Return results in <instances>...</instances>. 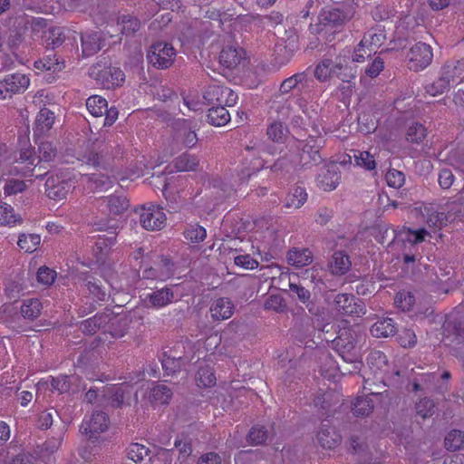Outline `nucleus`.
Instances as JSON below:
<instances>
[{"mask_svg": "<svg viewBox=\"0 0 464 464\" xmlns=\"http://www.w3.org/2000/svg\"><path fill=\"white\" fill-rule=\"evenodd\" d=\"M357 334L351 328H343L338 331V335L332 340L333 348L347 362L353 363V369L348 370L349 373L360 371L362 362H359L358 354L355 352Z\"/></svg>", "mask_w": 464, "mask_h": 464, "instance_id": "f257e3e1", "label": "nucleus"}, {"mask_svg": "<svg viewBox=\"0 0 464 464\" xmlns=\"http://www.w3.org/2000/svg\"><path fill=\"white\" fill-rule=\"evenodd\" d=\"M323 147L321 140L311 136L306 140H298L294 150L297 153L300 169H308L324 162V157L321 152Z\"/></svg>", "mask_w": 464, "mask_h": 464, "instance_id": "f03ea898", "label": "nucleus"}, {"mask_svg": "<svg viewBox=\"0 0 464 464\" xmlns=\"http://www.w3.org/2000/svg\"><path fill=\"white\" fill-rule=\"evenodd\" d=\"M288 286L290 296H296V298L305 305L309 314L316 318V321L322 319L324 322L325 320L326 309L315 303L314 298H312V294L307 288L301 284L292 282L289 283Z\"/></svg>", "mask_w": 464, "mask_h": 464, "instance_id": "7ed1b4c3", "label": "nucleus"}, {"mask_svg": "<svg viewBox=\"0 0 464 464\" xmlns=\"http://www.w3.org/2000/svg\"><path fill=\"white\" fill-rule=\"evenodd\" d=\"M174 48L165 42H156L150 47L147 59L150 63L159 69H166L173 63Z\"/></svg>", "mask_w": 464, "mask_h": 464, "instance_id": "20e7f679", "label": "nucleus"}, {"mask_svg": "<svg viewBox=\"0 0 464 464\" xmlns=\"http://www.w3.org/2000/svg\"><path fill=\"white\" fill-rule=\"evenodd\" d=\"M335 310L343 315L361 316L365 314L364 303L349 294H338L334 299Z\"/></svg>", "mask_w": 464, "mask_h": 464, "instance_id": "39448f33", "label": "nucleus"}, {"mask_svg": "<svg viewBox=\"0 0 464 464\" xmlns=\"http://www.w3.org/2000/svg\"><path fill=\"white\" fill-rule=\"evenodd\" d=\"M354 14V8L352 5H342L324 10L318 16L320 24L338 26L350 20Z\"/></svg>", "mask_w": 464, "mask_h": 464, "instance_id": "423d86ee", "label": "nucleus"}, {"mask_svg": "<svg viewBox=\"0 0 464 464\" xmlns=\"http://www.w3.org/2000/svg\"><path fill=\"white\" fill-rule=\"evenodd\" d=\"M408 58L409 69L418 72L430 64L433 58V53L429 44L419 42L410 49Z\"/></svg>", "mask_w": 464, "mask_h": 464, "instance_id": "0eeeda50", "label": "nucleus"}, {"mask_svg": "<svg viewBox=\"0 0 464 464\" xmlns=\"http://www.w3.org/2000/svg\"><path fill=\"white\" fill-rule=\"evenodd\" d=\"M75 186L70 179H62L59 177H49L45 181V194L53 200L66 198L67 195L74 189Z\"/></svg>", "mask_w": 464, "mask_h": 464, "instance_id": "6e6552de", "label": "nucleus"}, {"mask_svg": "<svg viewBox=\"0 0 464 464\" xmlns=\"http://www.w3.org/2000/svg\"><path fill=\"white\" fill-rule=\"evenodd\" d=\"M443 342L446 345L464 343V324L460 318L450 317L443 324Z\"/></svg>", "mask_w": 464, "mask_h": 464, "instance_id": "1a4fd4ad", "label": "nucleus"}, {"mask_svg": "<svg viewBox=\"0 0 464 464\" xmlns=\"http://www.w3.org/2000/svg\"><path fill=\"white\" fill-rule=\"evenodd\" d=\"M382 394L380 392H371L365 396H358L352 403V412L355 417H368L377 403L381 402Z\"/></svg>", "mask_w": 464, "mask_h": 464, "instance_id": "9d476101", "label": "nucleus"}, {"mask_svg": "<svg viewBox=\"0 0 464 464\" xmlns=\"http://www.w3.org/2000/svg\"><path fill=\"white\" fill-rule=\"evenodd\" d=\"M107 428V415L102 411H97L92 415L89 421L81 426L80 430L88 437V440L94 442L99 438L100 433L105 431Z\"/></svg>", "mask_w": 464, "mask_h": 464, "instance_id": "9b49d317", "label": "nucleus"}, {"mask_svg": "<svg viewBox=\"0 0 464 464\" xmlns=\"http://www.w3.org/2000/svg\"><path fill=\"white\" fill-rule=\"evenodd\" d=\"M82 53L89 57L98 53L105 45V35L102 31H87L81 34Z\"/></svg>", "mask_w": 464, "mask_h": 464, "instance_id": "f8f14e48", "label": "nucleus"}, {"mask_svg": "<svg viewBox=\"0 0 464 464\" xmlns=\"http://www.w3.org/2000/svg\"><path fill=\"white\" fill-rule=\"evenodd\" d=\"M298 165V156L294 147L281 155L270 167V170L277 176H285L295 169Z\"/></svg>", "mask_w": 464, "mask_h": 464, "instance_id": "ddd939ff", "label": "nucleus"}, {"mask_svg": "<svg viewBox=\"0 0 464 464\" xmlns=\"http://www.w3.org/2000/svg\"><path fill=\"white\" fill-rule=\"evenodd\" d=\"M458 70V65L446 64L442 75L437 81L427 85L426 92L432 96L443 93L444 91L449 89L450 81L460 74Z\"/></svg>", "mask_w": 464, "mask_h": 464, "instance_id": "4468645a", "label": "nucleus"}, {"mask_svg": "<svg viewBox=\"0 0 464 464\" xmlns=\"http://www.w3.org/2000/svg\"><path fill=\"white\" fill-rule=\"evenodd\" d=\"M341 179L338 166L334 162L325 165L317 177L319 186L325 191L336 188Z\"/></svg>", "mask_w": 464, "mask_h": 464, "instance_id": "2eb2a0df", "label": "nucleus"}, {"mask_svg": "<svg viewBox=\"0 0 464 464\" xmlns=\"http://www.w3.org/2000/svg\"><path fill=\"white\" fill-rule=\"evenodd\" d=\"M165 214L160 209H156L154 207L152 208H143L140 213V224L147 230L161 229L165 224Z\"/></svg>", "mask_w": 464, "mask_h": 464, "instance_id": "dca6fc26", "label": "nucleus"}, {"mask_svg": "<svg viewBox=\"0 0 464 464\" xmlns=\"http://www.w3.org/2000/svg\"><path fill=\"white\" fill-rule=\"evenodd\" d=\"M111 313H97L93 317L82 321L80 330L87 335H92L101 329L105 328L111 321Z\"/></svg>", "mask_w": 464, "mask_h": 464, "instance_id": "f3484780", "label": "nucleus"}, {"mask_svg": "<svg viewBox=\"0 0 464 464\" xmlns=\"http://www.w3.org/2000/svg\"><path fill=\"white\" fill-rule=\"evenodd\" d=\"M245 52L242 48L231 45L223 47L219 54V63L227 69H235L241 63Z\"/></svg>", "mask_w": 464, "mask_h": 464, "instance_id": "a211bd4d", "label": "nucleus"}, {"mask_svg": "<svg viewBox=\"0 0 464 464\" xmlns=\"http://www.w3.org/2000/svg\"><path fill=\"white\" fill-rule=\"evenodd\" d=\"M317 440L323 448L331 450L341 443L342 437L334 427L322 424L317 433Z\"/></svg>", "mask_w": 464, "mask_h": 464, "instance_id": "6ab92c4d", "label": "nucleus"}, {"mask_svg": "<svg viewBox=\"0 0 464 464\" xmlns=\"http://www.w3.org/2000/svg\"><path fill=\"white\" fill-rule=\"evenodd\" d=\"M101 65L97 63L96 65H93L90 69V75L92 77H94L97 81H103L105 79H108V76L110 75L111 77V82L112 84H120L124 82L125 80V74L124 72L120 70L119 68H104L100 70L99 68Z\"/></svg>", "mask_w": 464, "mask_h": 464, "instance_id": "aec40b11", "label": "nucleus"}, {"mask_svg": "<svg viewBox=\"0 0 464 464\" xmlns=\"http://www.w3.org/2000/svg\"><path fill=\"white\" fill-rule=\"evenodd\" d=\"M370 331L373 337L385 338L393 336L397 333V327L394 320L387 316L379 319L374 324L372 325Z\"/></svg>", "mask_w": 464, "mask_h": 464, "instance_id": "412c9836", "label": "nucleus"}, {"mask_svg": "<svg viewBox=\"0 0 464 464\" xmlns=\"http://www.w3.org/2000/svg\"><path fill=\"white\" fill-rule=\"evenodd\" d=\"M174 299V293L170 287H162L147 295L145 302H149L152 307L160 308L170 304Z\"/></svg>", "mask_w": 464, "mask_h": 464, "instance_id": "4be33fe9", "label": "nucleus"}, {"mask_svg": "<svg viewBox=\"0 0 464 464\" xmlns=\"http://www.w3.org/2000/svg\"><path fill=\"white\" fill-rule=\"evenodd\" d=\"M131 322L132 318L130 314H124L118 318L111 317L108 332L113 338H121L127 334Z\"/></svg>", "mask_w": 464, "mask_h": 464, "instance_id": "5701e85b", "label": "nucleus"}, {"mask_svg": "<svg viewBox=\"0 0 464 464\" xmlns=\"http://www.w3.org/2000/svg\"><path fill=\"white\" fill-rule=\"evenodd\" d=\"M286 259L290 266L303 267L312 263L313 256L308 248L297 249L294 247L287 252Z\"/></svg>", "mask_w": 464, "mask_h": 464, "instance_id": "b1692460", "label": "nucleus"}, {"mask_svg": "<svg viewBox=\"0 0 464 464\" xmlns=\"http://www.w3.org/2000/svg\"><path fill=\"white\" fill-rule=\"evenodd\" d=\"M234 305L228 298H218L211 306L210 312L213 319L220 321L228 319L233 314Z\"/></svg>", "mask_w": 464, "mask_h": 464, "instance_id": "393cba45", "label": "nucleus"}, {"mask_svg": "<svg viewBox=\"0 0 464 464\" xmlns=\"http://www.w3.org/2000/svg\"><path fill=\"white\" fill-rule=\"evenodd\" d=\"M7 45L11 50L17 49L24 40L27 31V22L19 21L9 30Z\"/></svg>", "mask_w": 464, "mask_h": 464, "instance_id": "a878e982", "label": "nucleus"}, {"mask_svg": "<svg viewBox=\"0 0 464 464\" xmlns=\"http://www.w3.org/2000/svg\"><path fill=\"white\" fill-rule=\"evenodd\" d=\"M343 65L341 64H334V62L331 59H324L320 62L314 69V77L320 82L326 81L329 77L332 76L336 70H342Z\"/></svg>", "mask_w": 464, "mask_h": 464, "instance_id": "bb28decb", "label": "nucleus"}, {"mask_svg": "<svg viewBox=\"0 0 464 464\" xmlns=\"http://www.w3.org/2000/svg\"><path fill=\"white\" fill-rule=\"evenodd\" d=\"M207 117L209 124L218 127L226 125L230 121V114L223 104L211 107Z\"/></svg>", "mask_w": 464, "mask_h": 464, "instance_id": "cd10ccee", "label": "nucleus"}, {"mask_svg": "<svg viewBox=\"0 0 464 464\" xmlns=\"http://www.w3.org/2000/svg\"><path fill=\"white\" fill-rule=\"evenodd\" d=\"M111 149H112L111 145L102 143L97 147L99 151L91 150L84 156L86 163L95 168L103 167L105 154H107Z\"/></svg>", "mask_w": 464, "mask_h": 464, "instance_id": "c85d7f7f", "label": "nucleus"}, {"mask_svg": "<svg viewBox=\"0 0 464 464\" xmlns=\"http://www.w3.org/2000/svg\"><path fill=\"white\" fill-rule=\"evenodd\" d=\"M349 256L343 251L334 253L331 261L332 273L334 275H344L351 267Z\"/></svg>", "mask_w": 464, "mask_h": 464, "instance_id": "c756f323", "label": "nucleus"}, {"mask_svg": "<svg viewBox=\"0 0 464 464\" xmlns=\"http://www.w3.org/2000/svg\"><path fill=\"white\" fill-rule=\"evenodd\" d=\"M84 177L87 179V182L93 191H106L111 188L114 183V179L105 174L93 173L91 175L87 174Z\"/></svg>", "mask_w": 464, "mask_h": 464, "instance_id": "7c9ffc66", "label": "nucleus"}, {"mask_svg": "<svg viewBox=\"0 0 464 464\" xmlns=\"http://www.w3.org/2000/svg\"><path fill=\"white\" fill-rule=\"evenodd\" d=\"M444 447L447 450L455 452L464 448V431L453 429L444 439Z\"/></svg>", "mask_w": 464, "mask_h": 464, "instance_id": "2f4dec72", "label": "nucleus"}, {"mask_svg": "<svg viewBox=\"0 0 464 464\" xmlns=\"http://www.w3.org/2000/svg\"><path fill=\"white\" fill-rule=\"evenodd\" d=\"M118 24L121 25V34L127 36L134 35L140 29V21L131 14L120 15Z\"/></svg>", "mask_w": 464, "mask_h": 464, "instance_id": "473e14b6", "label": "nucleus"}, {"mask_svg": "<svg viewBox=\"0 0 464 464\" xmlns=\"http://www.w3.org/2000/svg\"><path fill=\"white\" fill-rule=\"evenodd\" d=\"M5 79V85L8 86L9 97H12L13 93L25 90L30 82L29 78L21 73L12 74Z\"/></svg>", "mask_w": 464, "mask_h": 464, "instance_id": "72a5a7b5", "label": "nucleus"}, {"mask_svg": "<svg viewBox=\"0 0 464 464\" xmlns=\"http://www.w3.org/2000/svg\"><path fill=\"white\" fill-rule=\"evenodd\" d=\"M307 200V193L305 188L295 186L286 198L285 208H294L295 209L301 208Z\"/></svg>", "mask_w": 464, "mask_h": 464, "instance_id": "f704fd0d", "label": "nucleus"}, {"mask_svg": "<svg viewBox=\"0 0 464 464\" xmlns=\"http://www.w3.org/2000/svg\"><path fill=\"white\" fill-rule=\"evenodd\" d=\"M198 387L208 388L216 384V376L209 365L199 367L195 376Z\"/></svg>", "mask_w": 464, "mask_h": 464, "instance_id": "c9c22d12", "label": "nucleus"}, {"mask_svg": "<svg viewBox=\"0 0 464 464\" xmlns=\"http://www.w3.org/2000/svg\"><path fill=\"white\" fill-rule=\"evenodd\" d=\"M53 122V113L48 109H42L35 120V131L39 134H43L52 128Z\"/></svg>", "mask_w": 464, "mask_h": 464, "instance_id": "e433bc0d", "label": "nucleus"}, {"mask_svg": "<svg viewBox=\"0 0 464 464\" xmlns=\"http://www.w3.org/2000/svg\"><path fill=\"white\" fill-rule=\"evenodd\" d=\"M289 131L288 128L285 126L281 121L272 122L266 130L268 139L274 142H285L287 138Z\"/></svg>", "mask_w": 464, "mask_h": 464, "instance_id": "4c0bfd02", "label": "nucleus"}, {"mask_svg": "<svg viewBox=\"0 0 464 464\" xmlns=\"http://www.w3.org/2000/svg\"><path fill=\"white\" fill-rule=\"evenodd\" d=\"M269 438V432L266 427L261 425L253 426L247 436L246 440L252 446L264 445Z\"/></svg>", "mask_w": 464, "mask_h": 464, "instance_id": "58836bf2", "label": "nucleus"}, {"mask_svg": "<svg viewBox=\"0 0 464 464\" xmlns=\"http://www.w3.org/2000/svg\"><path fill=\"white\" fill-rule=\"evenodd\" d=\"M42 304L37 298L26 299L21 306V314L27 319L34 320L41 314Z\"/></svg>", "mask_w": 464, "mask_h": 464, "instance_id": "ea45409f", "label": "nucleus"}, {"mask_svg": "<svg viewBox=\"0 0 464 464\" xmlns=\"http://www.w3.org/2000/svg\"><path fill=\"white\" fill-rule=\"evenodd\" d=\"M173 392L171 389L166 384H157L150 392V398L151 401L158 402L160 404H167L171 399Z\"/></svg>", "mask_w": 464, "mask_h": 464, "instance_id": "a19ab883", "label": "nucleus"}, {"mask_svg": "<svg viewBox=\"0 0 464 464\" xmlns=\"http://www.w3.org/2000/svg\"><path fill=\"white\" fill-rule=\"evenodd\" d=\"M183 358L181 356H171L166 352L162 353L161 365L168 375H173L177 372L180 371L183 365Z\"/></svg>", "mask_w": 464, "mask_h": 464, "instance_id": "79ce46f5", "label": "nucleus"}, {"mask_svg": "<svg viewBox=\"0 0 464 464\" xmlns=\"http://www.w3.org/2000/svg\"><path fill=\"white\" fill-rule=\"evenodd\" d=\"M198 165V158L188 153H183L174 160V166L179 171H193Z\"/></svg>", "mask_w": 464, "mask_h": 464, "instance_id": "37998d69", "label": "nucleus"}, {"mask_svg": "<svg viewBox=\"0 0 464 464\" xmlns=\"http://www.w3.org/2000/svg\"><path fill=\"white\" fill-rule=\"evenodd\" d=\"M427 135L426 128L419 122L410 125L406 130V140L411 143H420Z\"/></svg>", "mask_w": 464, "mask_h": 464, "instance_id": "c03bdc74", "label": "nucleus"}, {"mask_svg": "<svg viewBox=\"0 0 464 464\" xmlns=\"http://www.w3.org/2000/svg\"><path fill=\"white\" fill-rule=\"evenodd\" d=\"M107 106V101L98 95L91 96L86 101V107L94 117H102Z\"/></svg>", "mask_w": 464, "mask_h": 464, "instance_id": "a18cd8bd", "label": "nucleus"}, {"mask_svg": "<svg viewBox=\"0 0 464 464\" xmlns=\"http://www.w3.org/2000/svg\"><path fill=\"white\" fill-rule=\"evenodd\" d=\"M107 206L110 213L121 215L129 208V200L124 196H111L107 198Z\"/></svg>", "mask_w": 464, "mask_h": 464, "instance_id": "49530a36", "label": "nucleus"}, {"mask_svg": "<svg viewBox=\"0 0 464 464\" xmlns=\"http://www.w3.org/2000/svg\"><path fill=\"white\" fill-rule=\"evenodd\" d=\"M223 92L224 87L213 84L209 85L206 91L204 92L203 98L207 102L208 104H223Z\"/></svg>", "mask_w": 464, "mask_h": 464, "instance_id": "de8ad7c7", "label": "nucleus"}, {"mask_svg": "<svg viewBox=\"0 0 464 464\" xmlns=\"http://www.w3.org/2000/svg\"><path fill=\"white\" fill-rule=\"evenodd\" d=\"M353 158L355 164L363 167L367 170H374L376 162L373 156L369 151L353 150Z\"/></svg>", "mask_w": 464, "mask_h": 464, "instance_id": "09e8293b", "label": "nucleus"}, {"mask_svg": "<svg viewBox=\"0 0 464 464\" xmlns=\"http://www.w3.org/2000/svg\"><path fill=\"white\" fill-rule=\"evenodd\" d=\"M40 242L41 237L37 234H22L19 236L17 245L21 249H24L25 252L32 253L36 249Z\"/></svg>", "mask_w": 464, "mask_h": 464, "instance_id": "8fccbe9b", "label": "nucleus"}, {"mask_svg": "<svg viewBox=\"0 0 464 464\" xmlns=\"http://www.w3.org/2000/svg\"><path fill=\"white\" fill-rule=\"evenodd\" d=\"M373 48L368 44V38L366 35L361 40L357 47L354 49L353 61L356 63L363 62L365 57H370Z\"/></svg>", "mask_w": 464, "mask_h": 464, "instance_id": "3c124183", "label": "nucleus"}, {"mask_svg": "<svg viewBox=\"0 0 464 464\" xmlns=\"http://www.w3.org/2000/svg\"><path fill=\"white\" fill-rule=\"evenodd\" d=\"M150 450L140 443H131L127 449V457L134 462H140L150 453Z\"/></svg>", "mask_w": 464, "mask_h": 464, "instance_id": "603ef678", "label": "nucleus"}, {"mask_svg": "<svg viewBox=\"0 0 464 464\" xmlns=\"http://www.w3.org/2000/svg\"><path fill=\"white\" fill-rule=\"evenodd\" d=\"M184 237L187 240H189L191 243H198L203 241L207 237L206 229L199 226H190L184 231Z\"/></svg>", "mask_w": 464, "mask_h": 464, "instance_id": "864d4df0", "label": "nucleus"}, {"mask_svg": "<svg viewBox=\"0 0 464 464\" xmlns=\"http://www.w3.org/2000/svg\"><path fill=\"white\" fill-rule=\"evenodd\" d=\"M434 407L435 404L432 400L423 398L416 403L417 415L420 416L422 419H426L434 413Z\"/></svg>", "mask_w": 464, "mask_h": 464, "instance_id": "5fc2aeb1", "label": "nucleus"}, {"mask_svg": "<svg viewBox=\"0 0 464 464\" xmlns=\"http://www.w3.org/2000/svg\"><path fill=\"white\" fill-rule=\"evenodd\" d=\"M14 209L11 206L5 204L0 206V224L11 225L21 221V218H16L13 213Z\"/></svg>", "mask_w": 464, "mask_h": 464, "instance_id": "6e6d98bb", "label": "nucleus"}, {"mask_svg": "<svg viewBox=\"0 0 464 464\" xmlns=\"http://www.w3.org/2000/svg\"><path fill=\"white\" fill-rule=\"evenodd\" d=\"M265 308L276 312H284L286 309L285 299L279 295H270L265 302Z\"/></svg>", "mask_w": 464, "mask_h": 464, "instance_id": "4d7b16f0", "label": "nucleus"}, {"mask_svg": "<svg viewBox=\"0 0 464 464\" xmlns=\"http://www.w3.org/2000/svg\"><path fill=\"white\" fill-rule=\"evenodd\" d=\"M385 178H386L387 184L390 187H392L395 188H401L404 184V181H405L404 173L400 170L394 169H389L388 172L386 173Z\"/></svg>", "mask_w": 464, "mask_h": 464, "instance_id": "13d9d810", "label": "nucleus"}, {"mask_svg": "<svg viewBox=\"0 0 464 464\" xmlns=\"http://www.w3.org/2000/svg\"><path fill=\"white\" fill-rule=\"evenodd\" d=\"M56 277V272L47 266H42L38 269L36 278L44 285H51Z\"/></svg>", "mask_w": 464, "mask_h": 464, "instance_id": "bf43d9fd", "label": "nucleus"}, {"mask_svg": "<svg viewBox=\"0 0 464 464\" xmlns=\"http://www.w3.org/2000/svg\"><path fill=\"white\" fill-rule=\"evenodd\" d=\"M40 160L51 161L56 155V149L51 142L42 141L38 146Z\"/></svg>", "mask_w": 464, "mask_h": 464, "instance_id": "052dcab7", "label": "nucleus"}, {"mask_svg": "<svg viewBox=\"0 0 464 464\" xmlns=\"http://www.w3.org/2000/svg\"><path fill=\"white\" fill-rule=\"evenodd\" d=\"M65 40V35L61 28H53L49 31V36L46 40L47 46L55 49L60 46Z\"/></svg>", "mask_w": 464, "mask_h": 464, "instance_id": "680f3d73", "label": "nucleus"}, {"mask_svg": "<svg viewBox=\"0 0 464 464\" xmlns=\"http://www.w3.org/2000/svg\"><path fill=\"white\" fill-rule=\"evenodd\" d=\"M174 446L179 450L183 459H186L192 452L191 440L188 437L182 436L178 438L175 440Z\"/></svg>", "mask_w": 464, "mask_h": 464, "instance_id": "e2e57ef3", "label": "nucleus"}, {"mask_svg": "<svg viewBox=\"0 0 464 464\" xmlns=\"http://www.w3.org/2000/svg\"><path fill=\"white\" fill-rule=\"evenodd\" d=\"M51 385L54 390H57L61 393L68 392L71 389L70 377L67 375H61L56 378H53Z\"/></svg>", "mask_w": 464, "mask_h": 464, "instance_id": "0e129e2a", "label": "nucleus"}, {"mask_svg": "<svg viewBox=\"0 0 464 464\" xmlns=\"http://www.w3.org/2000/svg\"><path fill=\"white\" fill-rule=\"evenodd\" d=\"M448 217L444 212H437L433 211L429 214L427 223L430 227H435L438 228H441L443 226L447 225Z\"/></svg>", "mask_w": 464, "mask_h": 464, "instance_id": "69168bd1", "label": "nucleus"}, {"mask_svg": "<svg viewBox=\"0 0 464 464\" xmlns=\"http://www.w3.org/2000/svg\"><path fill=\"white\" fill-rule=\"evenodd\" d=\"M235 265L246 270H252L258 266V262L250 255H240L235 257Z\"/></svg>", "mask_w": 464, "mask_h": 464, "instance_id": "338daca9", "label": "nucleus"}, {"mask_svg": "<svg viewBox=\"0 0 464 464\" xmlns=\"http://www.w3.org/2000/svg\"><path fill=\"white\" fill-rule=\"evenodd\" d=\"M85 286L89 293L92 295L98 301H104L106 297V292L102 289V286L95 281H86Z\"/></svg>", "mask_w": 464, "mask_h": 464, "instance_id": "774afa93", "label": "nucleus"}]
</instances>
